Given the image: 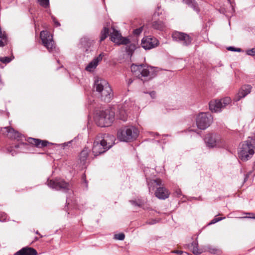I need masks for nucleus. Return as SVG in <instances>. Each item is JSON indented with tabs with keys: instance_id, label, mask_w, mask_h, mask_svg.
Here are the masks:
<instances>
[{
	"instance_id": "44",
	"label": "nucleus",
	"mask_w": 255,
	"mask_h": 255,
	"mask_svg": "<svg viewBox=\"0 0 255 255\" xmlns=\"http://www.w3.org/2000/svg\"><path fill=\"white\" fill-rule=\"evenodd\" d=\"M195 0H183V2L190 6Z\"/></svg>"
},
{
	"instance_id": "6",
	"label": "nucleus",
	"mask_w": 255,
	"mask_h": 255,
	"mask_svg": "<svg viewBox=\"0 0 255 255\" xmlns=\"http://www.w3.org/2000/svg\"><path fill=\"white\" fill-rule=\"evenodd\" d=\"M114 119V111L112 110H106L100 111L96 114L95 116V122L99 127H109L112 124Z\"/></svg>"
},
{
	"instance_id": "9",
	"label": "nucleus",
	"mask_w": 255,
	"mask_h": 255,
	"mask_svg": "<svg viewBox=\"0 0 255 255\" xmlns=\"http://www.w3.org/2000/svg\"><path fill=\"white\" fill-rule=\"evenodd\" d=\"M136 108L133 101L129 99L126 100L122 105L118 107L117 116L121 120L126 121L127 120L128 111H134Z\"/></svg>"
},
{
	"instance_id": "57",
	"label": "nucleus",
	"mask_w": 255,
	"mask_h": 255,
	"mask_svg": "<svg viewBox=\"0 0 255 255\" xmlns=\"http://www.w3.org/2000/svg\"><path fill=\"white\" fill-rule=\"evenodd\" d=\"M246 214H249V215H251V214H253L252 213H246Z\"/></svg>"
},
{
	"instance_id": "8",
	"label": "nucleus",
	"mask_w": 255,
	"mask_h": 255,
	"mask_svg": "<svg viewBox=\"0 0 255 255\" xmlns=\"http://www.w3.org/2000/svg\"><path fill=\"white\" fill-rule=\"evenodd\" d=\"M205 143L209 148L223 147L225 141L220 135L217 133H208L204 138Z\"/></svg>"
},
{
	"instance_id": "37",
	"label": "nucleus",
	"mask_w": 255,
	"mask_h": 255,
	"mask_svg": "<svg viewBox=\"0 0 255 255\" xmlns=\"http://www.w3.org/2000/svg\"><path fill=\"white\" fill-rule=\"evenodd\" d=\"M246 53L248 55L255 56V48L248 50Z\"/></svg>"
},
{
	"instance_id": "20",
	"label": "nucleus",
	"mask_w": 255,
	"mask_h": 255,
	"mask_svg": "<svg viewBox=\"0 0 255 255\" xmlns=\"http://www.w3.org/2000/svg\"><path fill=\"white\" fill-rule=\"evenodd\" d=\"M146 181L150 192L153 191L155 188H157L160 186H162V180L159 178L155 179H149L146 178Z\"/></svg>"
},
{
	"instance_id": "34",
	"label": "nucleus",
	"mask_w": 255,
	"mask_h": 255,
	"mask_svg": "<svg viewBox=\"0 0 255 255\" xmlns=\"http://www.w3.org/2000/svg\"><path fill=\"white\" fill-rule=\"evenodd\" d=\"M11 60L12 58L8 57H0V61L4 63H9Z\"/></svg>"
},
{
	"instance_id": "48",
	"label": "nucleus",
	"mask_w": 255,
	"mask_h": 255,
	"mask_svg": "<svg viewBox=\"0 0 255 255\" xmlns=\"http://www.w3.org/2000/svg\"><path fill=\"white\" fill-rule=\"evenodd\" d=\"M156 223V221L155 220H152L151 221H149V222H147V224H150V225H153V224H155Z\"/></svg>"
},
{
	"instance_id": "25",
	"label": "nucleus",
	"mask_w": 255,
	"mask_h": 255,
	"mask_svg": "<svg viewBox=\"0 0 255 255\" xmlns=\"http://www.w3.org/2000/svg\"><path fill=\"white\" fill-rule=\"evenodd\" d=\"M152 25L154 29L159 30H163L165 27L164 23L160 20L153 22Z\"/></svg>"
},
{
	"instance_id": "32",
	"label": "nucleus",
	"mask_w": 255,
	"mask_h": 255,
	"mask_svg": "<svg viewBox=\"0 0 255 255\" xmlns=\"http://www.w3.org/2000/svg\"><path fill=\"white\" fill-rule=\"evenodd\" d=\"M125 236L124 233H120L115 234L114 236V239L119 241H123L125 239Z\"/></svg>"
},
{
	"instance_id": "11",
	"label": "nucleus",
	"mask_w": 255,
	"mask_h": 255,
	"mask_svg": "<svg viewBox=\"0 0 255 255\" xmlns=\"http://www.w3.org/2000/svg\"><path fill=\"white\" fill-rule=\"evenodd\" d=\"M231 102V99L228 97L220 100H212L209 104V109L212 112H220L222 109L230 105Z\"/></svg>"
},
{
	"instance_id": "4",
	"label": "nucleus",
	"mask_w": 255,
	"mask_h": 255,
	"mask_svg": "<svg viewBox=\"0 0 255 255\" xmlns=\"http://www.w3.org/2000/svg\"><path fill=\"white\" fill-rule=\"evenodd\" d=\"M255 152V141L248 139L244 141L240 144L238 149L239 158L243 161L250 160Z\"/></svg>"
},
{
	"instance_id": "58",
	"label": "nucleus",
	"mask_w": 255,
	"mask_h": 255,
	"mask_svg": "<svg viewBox=\"0 0 255 255\" xmlns=\"http://www.w3.org/2000/svg\"><path fill=\"white\" fill-rule=\"evenodd\" d=\"M36 234H39V233H38V231H37V232H36Z\"/></svg>"
},
{
	"instance_id": "53",
	"label": "nucleus",
	"mask_w": 255,
	"mask_h": 255,
	"mask_svg": "<svg viewBox=\"0 0 255 255\" xmlns=\"http://www.w3.org/2000/svg\"><path fill=\"white\" fill-rule=\"evenodd\" d=\"M235 51L241 52V49H240V48H235Z\"/></svg>"
},
{
	"instance_id": "26",
	"label": "nucleus",
	"mask_w": 255,
	"mask_h": 255,
	"mask_svg": "<svg viewBox=\"0 0 255 255\" xmlns=\"http://www.w3.org/2000/svg\"><path fill=\"white\" fill-rule=\"evenodd\" d=\"M197 242H193L192 243V251L194 255H200L202 253V251L198 249Z\"/></svg>"
},
{
	"instance_id": "2",
	"label": "nucleus",
	"mask_w": 255,
	"mask_h": 255,
	"mask_svg": "<svg viewBox=\"0 0 255 255\" xmlns=\"http://www.w3.org/2000/svg\"><path fill=\"white\" fill-rule=\"evenodd\" d=\"M94 90L98 93L101 100L110 102L113 97V93L108 82L104 79L97 78L95 80Z\"/></svg>"
},
{
	"instance_id": "1",
	"label": "nucleus",
	"mask_w": 255,
	"mask_h": 255,
	"mask_svg": "<svg viewBox=\"0 0 255 255\" xmlns=\"http://www.w3.org/2000/svg\"><path fill=\"white\" fill-rule=\"evenodd\" d=\"M116 138L114 135L108 133H100L94 141L93 153L95 156L105 152L115 144Z\"/></svg>"
},
{
	"instance_id": "16",
	"label": "nucleus",
	"mask_w": 255,
	"mask_h": 255,
	"mask_svg": "<svg viewBox=\"0 0 255 255\" xmlns=\"http://www.w3.org/2000/svg\"><path fill=\"white\" fill-rule=\"evenodd\" d=\"M3 129L7 132L6 136L11 139H16L17 141H23L24 137L19 132L15 130L10 127H4Z\"/></svg>"
},
{
	"instance_id": "47",
	"label": "nucleus",
	"mask_w": 255,
	"mask_h": 255,
	"mask_svg": "<svg viewBox=\"0 0 255 255\" xmlns=\"http://www.w3.org/2000/svg\"><path fill=\"white\" fill-rule=\"evenodd\" d=\"M173 253L177 254L179 255H181L183 253V252L181 251L176 250V251H174L173 252Z\"/></svg>"
},
{
	"instance_id": "40",
	"label": "nucleus",
	"mask_w": 255,
	"mask_h": 255,
	"mask_svg": "<svg viewBox=\"0 0 255 255\" xmlns=\"http://www.w3.org/2000/svg\"><path fill=\"white\" fill-rule=\"evenodd\" d=\"M51 17L55 25L56 26H60V23L57 21L56 18L54 16H52Z\"/></svg>"
},
{
	"instance_id": "33",
	"label": "nucleus",
	"mask_w": 255,
	"mask_h": 255,
	"mask_svg": "<svg viewBox=\"0 0 255 255\" xmlns=\"http://www.w3.org/2000/svg\"><path fill=\"white\" fill-rule=\"evenodd\" d=\"M191 7L194 10L196 11L197 12H199L200 10L198 7V3L195 1V0L189 6Z\"/></svg>"
},
{
	"instance_id": "10",
	"label": "nucleus",
	"mask_w": 255,
	"mask_h": 255,
	"mask_svg": "<svg viewBox=\"0 0 255 255\" xmlns=\"http://www.w3.org/2000/svg\"><path fill=\"white\" fill-rule=\"evenodd\" d=\"M213 122V117L210 113H201L196 119V123L198 128L204 130L208 128Z\"/></svg>"
},
{
	"instance_id": "18",
	"label": "nucleus",
	"mask_w": 255,
	"mask_h": 255,
	"mask_svg": "<svg viewBox=\"0 0 255 255\" xmlns=\"http://www.w3.org/2000/svg\"><path fill=\"white\" fill-rule=\"evenodd\" d=\"M155 196L159 199H166L170 195V192L168 189L163 186H159L155 192Z\"/></svg>"
},
{
	"instance_id": "15",
	"label": "nucleus",
	"mask_w": 255,
	"mask_h": 255,
	"mask_svg": "<svg viewBox=\"0 0 255 255\" xmlns=\"http://www.w3.org/2000/svg\"><path fill=\"white\" fill-rule=\"evenodd\" d=\"M111 40L117 44L128 45L129 42L128 38L123 37L121 34L115 29H113V32L111 34Z\"/></svg>"
},
{
	"instance_id": "39",
	"label": "nucleus",
	"mask_w": 255,
	"mask_h": 255,
	"mask_svg": "<svg viewBox=\"0 0 255 255\" xmlns=\"http://www.w3.org/2000/svg\"><path fill=\"white\" fill-rule=\"evenodd\" d=\"M143 28L142 27H140L138 28H137L133 31V33L134 35H139L141 32L142 31Z\"/></svg>"
},
{
	"instance_id": "51",
	"label": "nucleus",
	"mask_w": 255,
	"mask_h": 255,
	"mask_svg": "<svg viewBox=\"0 0 255 255\" xmlns=\"http://www.w3.org/2000/svg\"><path fill=\"white\" fill-rule=\"evenodd\" d=\"M251 218V219H255V216H250V217H241V218Z\"/></svg>"
},
{
	"instance_id": "36",
	"label": "nucleus",
	"mask_w": 255,
	"mask_h": 255,
	"mask_svg": "<svg viewBox=\"0 0 255 255\" xmlns=\"http://www.w3.org/2000/svg\"><path fill=\"white\" fill-rule=\"evenodd\" d=\"M7 218L6 214L4 212H0V221H5Z\"/></svg>"
},
{
	"instance_id": "31",
	"label": "nucleus",
	"mask_w": 255,
	"mask_h": 255,
	"mask_svg": "<svg viewBox=\"0 0 255 255\" xmlns=\"http://www.w3.org/2000/svg\"><path fill=\"white\" fill-rule=\"evenodd\" d=\"M129 202L131 204V205L135 206L141 207L142 205V202L140 200H130Z\"/></svg>"
},
{
	"instance_id": "3",
	"label": "nucleus",
	"mask_w": 255,
	"mask_h": 255,
	"mask_svg": "<svg viewBox=\"0 0 255 255\" xmlns=\"http://www.w3.org/2000/svg\"><path fill=\"white\" fill-rule=\"evenodd\" d=\"M130 68L133 74L143 82L149 80L156 75L157 68L154 67L132 64Z\"/></svg>"
},
{
	"instance_id": "5",
	"label": "nucleus",
	"mask_w": 255,
	"mask_h": 255,
	"mask_svg": "<svg viewBox=\"0 0 255 255\" xmlns=\"http://www.w3.org/2000/svg\"><path fill=\"white\" fill-rule=\"evenodd\" d=\"M139 133L138 129L134 126H128L119 129L117 132L118 139L124 142H131L136 139Z\"/></svg>"
},
{
	"instance_id": "56",
	"label": "nucleus",
	"mask_w": 255,
	"mask_h": 255,
	"mask_svg": "<svg viewBox=\"0 0 255 255\" xmlns=\"http://www.w3.org/2000/svg\"><path fill=\"white\" fill-rule=\"evenodd\" d=\"M38 240V238L37 237L35 238V240L37 241Z\"/></svg>"
},
{
	"instance_id": "28",
	"label": "nucleus",
	"mask_w": 255,
	"mask_h": 255,
	"mask_svg": "<svg viewBox=\"0 0 255 255\" xmlns=\"http://www.w3.org/2000/svg\"><path fill=\"white\" fill-rule=\"evenodd\" d=\"M109 34V29L105 27L101 32V36L100 41L102 42L105 40Z\"/></svg>"
},
{
	"instance_id": "55",
	"label": "nucleus",
	"mask_w": 255,
	"mask_h": 255,
	"mask_svg": "<svg viewBox=\"0 0 255 255\" xmlns=\"http://www.w3.org/2000/svg\"><path fill=\"white\" fill-rule=\"evenodd\" d=\"M151 133L153 134V135H158V133Z\"/></svg>"
},
{
	"instance_id": "60",
	"label": "nucleus",
	"mask_w": 255,
	"mask_h": 255,
	"mask_svg": "<svg viewBox=\"0 0 255 255\" xmlns=\"http://www.w3.org/2000/svg\"><path fill=\"white\" fill-rule=\"evenodd\" d=\"M11 154H12V155H14V153H13V152H12V153H11Z\"/></svg>"
},
{
	"instance_id": "52",
	"label": "nucleus",
	"mask_w": 255,
	"mask_h": 255,
	"mask_svg": "<svg viewBox=\"0 0 255 255\" xmlns=\"http://www.w3.org/2000/svg\"><path fill=\"white\" fill-rule=\"evenodd\" d=\"M70 197V195H69L68 197H67V201H66V202L68 204H70V202H69V198Z\"/></svg>"
},
{
	"instance_id": "54",
	"label": "nucleus",
	"mask_w": 255,
	"mask_h": 255,
	"mask_svg": "<svg viewBox=\"0 0 255 255\" xmlns=\"http://www.w3.org/2000/svg\"><path fill=\"white\" fill-rule=\"evenodd\" d=\"M249 176V174L246 175V177L245 178V181L247 180Z\"/></svg>"
},
{
	"instance_id": "7",
	"label": "nucleus",
	"mask_w": 255,
	"mask_h": 255,
	"mask_svg": "<svg viewBox=\"0 0 255 255\" xmlns=\"http://www.w3.org/2000/svg\"><path fill=\"white\" fill-rule=\"evenodd\" d=\"M47 185L51 188L56 190H61L64 192H69L71 194L72 190V184L66 182L63 179L58 178L55 180H48Z\"/></svg>"
},
{
	"instance_id": "43",
	"label": "nucleus",
	"mask_w": 255,
	"mask_h": 255,
	"mask_svg": "<svg viewBox=\"0 0 255 255\" xmlns=\"http://www.w3.org/2000/svg\"><path fill=\"white\" fill-rule=\"evenodd\" d=\"M146 94H148L152 99H154L156 97V93L154 91H151L149 93H146Z\"/></svg>"
},
{
	"instance_id": "24",
	"label": "nucleus",
	"mask_w": 255,
	"mask_h": 255,
	"mask_svg": "<svg viewBox=\"0 0 255 255\" xmlns=\"http://www.w3.org/2000/svg\"><path fill=\"white\" fill-rule=\"evenodd\" d=\"M7 43V37L4 31L0 27V47H3Z\"/></svg>"
},
{
	"instance_id": "35",
	"label": "nucleus",
	"mask_w": 255,
	"mask_h": 255,
	"mask_svg": "<svg viewBox=\"0 0 255 255\" xmlns=\"http://www.w3.org/2000/svg\"><path fill=\"white\" fill-rule=\"evenodd\" d=\"M225 217L223 218H214L209 223V225H212L215 224L219 221H220L223 219H225Z\"/></svg>"
},
{
	"instance_id": "49",
	"label": "nucleus",
	"mask_w": 255,
	"mask_h": 255,
	"mask_svg": "<svg viewBox=\"0 0 255 255\" xmlns=\"http://www.w3.org/2000/svg\"><path fill=\"white\" fill-rule=\"evenodd\" d=\"M235 48H235L234 47L230 46V47H229L228 48V50H230V51H235Z\"/></svg>"
},
{
	"instance_id": "45",
	"label": "nucleus",
	"mask_w": 255,
	"mask_h": 255,
	"mask_svg": "<svg viewBox=\"0 0 255 255\" xmlns=\"http://www.w3.org/2000/svg\"><path fill=\"white\" fill-rule=\"evenodd\" d=\"M26 145H27V144L26 143H24L23 142H21L20 143L15 145L14 146H15V148H18L20 147V146H25Z\"/></svg>"
},
{
	"instance_id": "23",
	"label": "nucleus",
	"mask_w": 255,
	"mask_h": 255,
	"mask_svg": "<svg viewBox=\"0 0 255 255\" xmlns=\"http://www.w3.org/2000/svg\"><path fill=\"white\" fill-rule=\"evenodd\" d=\"M89 152L90 149L88 148H84L80 153L79 155V160L80 161V163L82 166L86 164Z\"/></svg>"
},
{
	"instance_id": "59",
	"label": "nucleus",
	"mask_w": 255,
	"mask_h": 255,
	"mask_svg": "<svg viewBox=\"0 0 255 255\" xmlns=\"http://www.w3.org/2000/svg\"><path fill=\"white\" fill-rule=\"evenodd\" d=\"M254 167H255V162L254 163Z\"/></svg>"
},
{
	"instance_id": "42",
	"label": "nucleus",
	"mask_w": 255,
	"mask_h": 255,
	"mask_svg": "<svg viewBox=\"0 0 255 255\" xmlns=\"http://www.w3.org/2000/svg\"><path fill=\"white\" fill-rule=\"evenodd\" d=\"M209 251L212 254H216L217 253L218 250L214 248H209Z\"/></svg>"
},
{
	"instance_id": "12",
	"label": "nucleus",
	"mask_w": 255,
	"mask_h": 255,
	"mask_svg": "<svg viewBox=\"0 0 255 255\" xmlns=\"http://www.w3.org/2000/svg\"><path fill=\"white\" fill-rule=\"evenodd\" d=\"M40 37L43 45L49 52L52 51L55 47L52 35L47 31H42L40 32Z\"/></svg>"
},
{
	"instance_id": "41",
	"label": "nucleus",
	"mask_w": 255,
	"mask_h": 255,
	"mask_svg": "<svg viewBox=\"0 0 255 255\" xmlns=\"http://www.w3.org/2000/svg\"><path fill=\"white\" fill-rule=\"evenodd\" d=\"M71 142H72V141H68L67 142H64L63 143L59 144V146H61V147H63V148H64L66 146H69L70 144L71 143Z\"/></svg>"
},
{
	"instance_id": "27",
	"label": "nucleus",
	"mask_w": 255,
	"mask_h": 255,
	"mask_svg": "<svg viewBox=\"0 0 255 255\" xmlns=\"http://www.w3.org/2000/svg\"><path fill=\"white\" fill-rule=\"evenodd\" d=\"M130 43V42H129ZM129 44L126 47V51L128 55L131 56L133 52L136 49V45L134 43H128Z\"/></svg>"
},
{
	"instance_id": "29",
	"label": "nucleus",
	"mask_w": 255,
	"mask_h": 255,
	"mask_svg": "<svg viewBox=\"0 0 255 255\" xmlns=\"http://www.w3.org/2000/svg\"><path fill=\"white\" fill-rule=\"evenodd\" d=\"M80 42L82 45H85V46L89 47L92 45L93 41L87 37H83L81 39Z\"/></svg>"
},
{
	"instance_id": "17",
	"label": "nucleus",
	"mask_w": 255,
	"mask_h": 255,
	"mask_svg": "<svg viewBox=\"0 0 255 255\" xmlns=\"http://www.w3.org/2000/svg\"><path fill=\"white\" fill-rule=\"evenodd\" d=\"M105 54L101 53L97 57L94 58L85 67V70L88 72H93L97 67L99 63L102 61Z\"/></svg>"
},
{
	"instance_id": "46",
	"label": "nucleus",
	"mask_w": 255,
	"mask_h": 255,
	"mask_svg": "<svg viewBox=\"0 0 255 255\" xmlns=\"http://www.w3.org/2000/svg\"><path fill=\"white\" fill-rule=\"evenodd\" d=\"M82 180L84 182L85 186L87 188L88 186V183L86 180V175L85 174H83L82 177Z\"/></svg>"
},
{
	"instance_id": "30",
	"label": "nucleus",
	"mask_w": 255,
	"mask_h": 255,
	"mask_svg": "<svg viewBox=\"0 0 255 255\" xmlns=\"http://www.w3.org/2000/svg\"><path fill=\"white\" fill-rule=\"evenodd\" d=\"M40 5L44 7H47L49 5V0H37Z\"/></svg>"
},
{
	"instance_id": "13",
	"label": "nucleus",
	"mask_w": 255,
	"mask_h": 255,
	"mask_svg": "<svg viewBox=\"0 0 255 255\" xmlns=\"http://www.w3.org/2000/svg\"><path fill=\"white\" fill-rule=\"evenodd\" d=\"M172 37L174 40L180 43L184 46H187L190 44L192 40L189 35L178 31H174L172 33Z\"/></svg>"
},
{
	"instance_id": "14",
	"label": "nucleus",
	"mask_w": 255,
	"mask_h": 255,
	"mask_svg": "<svg viewBox=\"0 0 255 255\" xmlns=\"http://www.w3.org/2000/svg\"><path fill=\"white\" fill-rule=\"evenodd\" d=\"M159 44L157 38L147 36L143 38L141 40L142 47L145 50H149L156 47Z\"/></svg>"
},
{
	"instance_id": "38",
	"label": "nucleus",
	"mask_w": 255,
	"mask_h": 255,
	"mask_svg": "<svg viewBox=\"0 0 255 255\" xmlns=\"http://www.w3.org/2000/svg\"><path fill=\"white\" fill-rule=\"evenodd\" d=\"M174 196L177 197H180L182 195V192L180 189L177 188L174 192Z\"/></svg>"
},
{
	"instance_id": "21",
	"label": "nucleus",
	"mask_w": 255,
	"mask_h": 255,
	"mask_svg": "<svg viewBox=\"0 0 255 255\" xmlns=\"http://www.w3.org/2000/svg\"><path fill=\"white\" fill-rule=\"evenodd\" d=\"M27 141L32 145H35L38 148L45 147L49 143V142L46 140H42L37 138L29 137L27 139Z\"/></svg>"
},
{
	"instance_id": "22",
	"label": "nucleus",
	"mask_w": 255,
	"mask_h": 255,
	"mask_svg": "<svg viewBox=\"0 0 255 255\" xmlns=\"http://www.w3.org/2000/svg\"><path fill=\"white\" fill-rule=\"evenodd\" d=\"M37 251L32 248L24 247L16 252L14 255H37Z\"/></svg>"
},
{
	"instance_id": "19",
	"label": "nucleus",
	"mask_w": 255,
	"mask_h": 255,
	"mask_svg": "<svg viewBox=\"0 0 255 255\" xmlns=\"http://www.w3.org/2000/svg\"><path fill=\"white\" fill-rule=\"evenodd\" d=\"M252 86L250 85H245L243 86L240 89L237 96L236 97V101H239L241 99L245 97L251 92Z\"/></svg>"
},
{
	"instance_id": "50",
	"label": "nucleus",
	"mask_w": 255,
	"mask_h": 255,
	"mask_svg": "<svg viewBox=\"0 0 255 255\" xmlns=\"http://www.w3.org/2000/svg\"><path fill=\"white\" fill-rule=\"evenodd\" d=\"M133 82V80L132 79H129L127 81L128 85L129 86Z\"/></svg>"
}]
</instances>
